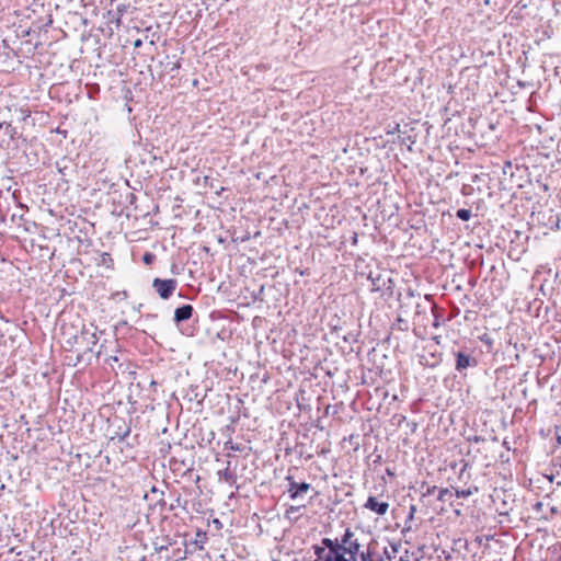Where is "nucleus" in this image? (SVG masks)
<instances>
[{"instance_id":"1","label":"nucleus","mask_w":561,"mask_h":561,"mask_svg":"<svg viewBox=\"0 0 561 561\" xmlns=\"http://www.w3.org/2000/svg\"><path fill=\"white\" fill-rule=\"evenodd\" d=\"M312 549L316 554L314 561H336L342 559L337 552V538H322L321 545H313Z\"/></svg>"},{"instance_id":"2","label":"nucleus","mask_w":561,"mask_h":561,"mask_svg":"<svg viewBox=\"0 0 561 561\" xmlns=\"http://www.w3.org/2000/svg\"><path fill=\"white\" fill-rule=\"evenodd\" d=\"M455 356V370L462 376H466L468 368H474L479 362L473 355V351L469 347H463L458 351H453Z\"/></svg>"},{"instance_id":"3","label":"nucleus","mask_w":561,"mask_h":561,"mask_svg":"<svg viewBox=\"0 0 561 561\" xmlns=\"http://www.w3.org/2000/svg\"><path fill=\"white\" fill-rule=\"evenodd\" d=\"M75 343L79 345L83 353L79 355V360L87 354V353H93L95 345L99 342V336L96 334V330L93 328H87L83 327L80 331L79 335H75Z\"/></svg>"},{"instance_id":"4","label":"nucleus","mask_w":561,"mask_h":561,"mask_svg":"<svg viewBox=\"0 0 561 561\" xmlns=\"http://www.w3.org/2000/svg\"><path fill=\"white\" fill-rule=\"evenodd\" d=\"M176 286L178 280L174 278L162 279L156 277L152 280V287L154 288L159 297L164 300L169 299L173 295V293L176 289Z\"/></svg>"},{"instance_id":"5","label":"nucleus","mask_w":561,"mask_h":561,"mask_svg":"<svg viewBox=\"0 0 561 561\" xmlns=\"http://www.w3.org/2000/svg\"><path fill=\"white\" fill-rule=\"evenodd\" d=\"M368 279L370 280L373 291L381 293L382 295L386 293H392L393 282L390 277L383 275L382 273H377L374 275L370 272Z\"/></svg>"},{"instance_id":"6","label":"nucleus","mask_w":561,"mask_h":561,"mask_svg":"<svg viewBox=\"0 0 561 561\" xmlns=\"http://www.w3.org/2000/svg\"><path fill=\"white\" fill-rule=\"evenodd\" d=\"M288 481L287 493L293 501L302 500L307 492L311 489V484L307 482H296L291 476H287Z\"/></svg>"},{"instance_id":"7","label":"nucleus","mask_w":561,"mask_h":561,"mask_svg":"<svg viewBox=\"0 0 561 561\" xmlns=\"http://www.w3.org/2000/svg\"><path fill=\"white\" fill-rule=\"evenodd\" d=\"M188 547H190V543L184 538L181 541L180 546H176V547L173 546L172 553L170 556H167L165 560L167 561H183V560H185L188 557V554L193 553V551L190 550Z\"/></svg>"},{"instance_id":"8","label":"nucleus","mask_w":561,"mask_h":561,"mask_svg":"<svg viewBox=\"0 0 561 561\" xmlns=\"http://www.w3.org/2000/svg\"><path fill=\"white\" fill-rule=\"evenodd\" d=\"M337 547H339L337 552L341 554L342 558H346V554H348L350 556L348 559H351V561H356L357 554L359 553L362 546H360L358 539L355 538L354 540L347 542L346 545L337 543Z\"/></svg>"},{"instance_id":"9","label":"nucleus","mask_w":561,"mask_h":561,"mask_svg":"<svg viewBox=\"0 0 561 561\" xmlns=\"http://www.w3.org/2000/svg\"><path fill=\"white\" fill-rule=\"evenodd\" d=\"M364 507L376 513L379 516H382L388 512L389 503L378 501L376 496L370 495L365 502Z\"/></svg>"},{"instance_id":"10","label":"nucleus","mask_w":561,"mask_h":561,"mask_svg":"<svg viewBox=\"0 0 561 561\" xmlns=\"http://www.w3.org/2000/svg\"><path fill=\"white\" fill-rule=\"evenodd\" d=\"M194 308L192 305H182L174 310L173 321L180 324L190 320L193 316Z\"/></svg>"},{"instance_id":"11","label":"nucleus","mask_w":561,"mask_h":561,"mask_svg":"<svg viewBox=\"0 0 561 561\" xmlns=\"http://www.w3.org/2000/svg\"><path fill=\"white\" fill-rule=\"evenodd\" d=\"M113 426H115L114 436L112 438H118V440L123 442L130 434V426L123 420L116 417L113 421Z\"/></svg>"},{"instance_id":"12","label":"nucleus","mask_w":561,"mask_h":561,"mask_svg":"<svg viewBox=\"0 0 561 561\" xmlns=\"http://www.w3.org/2000/svg\"><path fill=\"white\" fill-rule=\"evenodd\" d=\"M162 541V543H159L158 541L153 542L154 552L162 553L164 551H168L170 547L178 545V542L175 540H172L169 536L164 537Z\"/></svg>"},{"instance_id":"13","label":"nucleus","mask_w":561,"mask_h":561,"mask_svg":"<svg viewBox=\"0 0 561 561\" xmlns=\"http://www.w3.org/2000/svg\"><path fill=\"white\" fill-rule=\"evenodd\" d=\"M207 540H208L207 531L206 530H202V529H197L196 534H195V538L191 542V545H194L195 549H197V550H203L205 543L207 542Z\"/></svg>"},{"instance_id":"14","label":"nucleus","mask_w":561,"mask_h":561,"mask_svg":"<svg viewBox=\"0 0 561 561\" xmlns=\"http://www.w3.org/2000/svg\"><path fill=\"white\" fill-rule=\"evenodd\" d=\"M432 312L434 317L432 327L438 329L442 325V322L444 321L443 310L438 309L437 306L434 305L432 307Z\"/></svg>"},{"instance_id":"15","label":"nucleus","mask_w":561,"mask_h":561,"mask_svg":"<svg viewBox=\"0 0 561 561\" xmlns=\"http://www.w3.org/2000/svg\"><path fill=\"white\" fill-rule=\"evenodd\" d=\"M218 474L227 482L234 483L236 482V474L227 467L224 471H219Z\"/></svg>"},{"instance_id":"16","label":"nucleus","mask_w":561,"mask_h":561,"mask_svg":"<svg viewBox=\"0 0 561 561\" xmlns=\"http://www.w3.org/2000/svg\"><path fill=\"white\" fill-rule=\"evenodd\" d=\"M355 539V534L351 528H346L341 539H337L339 545H346L347 542Z\"/></svg>"},{"instance_id":"17","label":"nucleus","mask_w":561,"mask_h":561,"mask_svg":"<svg viewBox=\"0 0 561 561\" xmlns=\"http://www.w3.org/2000/svg\"><path fill=\"white\" fill-rule=\"evenodd\" d=\"M456 217L462 221H467L471 218V211L466 208H460L457 210Z\"/></svg>"},{"instance_id":"18","label":"nucleus","mask_w":561,"mask_h":561,"mask_svg":"<svg viewBox=\"0 0 561 561\" xmlns=\"http://www.w3.org/2000/svg\"><path fill=\"white\" fill-rule=\"evenodd\" d=\"M473 491L474 492H478V488H474L473 490L471 489H466V490H456V496L457 497H469L470 495L473 494Z\"/></svg>"},{"instance_id":"19","label":"nucleus","mask_w":561,"mask_h":561,"mask_svg":"<svg viewBox=\"0 0 561 561\" xmlns=\"http://www.w3.org/2000/svg\"><path fill=\"white\" fill-rule=\"evenodd\" d=\"M449 497H451V492L449 489L445 488V489H440L439 492H438V496H437V500L438 501H442V502H445L447 501Z\"/></svg>"},{"instance_id":"20","label":"nucleus","mask_w":561,"mask_h":561,"mask_svg":"<svg viewBox=\"0 0 561 561\" xmlns=\"http://www.w3.org/2000/svg\"><path fill=\"white\" fill-rule=\"evenodd\" d=\"M357 556H359L360 561H370L373 559V554L369 548L367 549V551H359Z\"/></svg>"},{"instance_id":"21","label":"nucleus","mask_w":561,"mask_h":561,"mask_svg":"<svg viewBox=\"0 0 561 561\" xmlns=\"http://www.w3.org/2000/svg\"><path fill=\"white\" fill-rule=\"evenodd\" d=\"M181 500H182L181 495H180V494H178V496L174 499V501L170 504V506H169V511H170V512H172V511H174L178 506H180V505H181Z\"/></svg>"},{"instance_id":"22","label":"nucleus","mask_w":561,"mask_h":561,"mask_svg":"<svg viewBox=\"0 0 561 561\" xmlns=\"http://www.w3.org/2000/svg\"><path fill=\"white\" fill-rule=\"evenodd\" d=\"M301 506H302V505H299V506H294V505H293V506H289V507L286 510V514H285V515L288 517V516H290V514L298 513Z\"/></svg>"},{"instance_id":"23","label":"nucleus","mask_w":561,"mask_h":561,"mask_svg":"<svg viewBox=\"0 0 561 561\" xmlns=\"http://www.w3.org/2000/svg\"><path fill=\"white\" fill-rule=\"evenodd\" d=\"M117 362H118L117 356H108L107 358H105V364H107L112 368H114V363H117Z\"/></svg>"},{"instance_id":"24","label":"nucleus","mask_w":561,"mask_h":561,"mask_svg":"<svg viewBox=\"0 0 561 561\" xmlns=\"http://www.w3.org/2000/svg\"><path fill=\"white\" fill-rule=\"evenodd\" d=\"M178 463H180L183 467H186V463L184 460L179 461L176 458L171 459V465L174 466V470H179L180 467H178Z\"/></svg>"},{"instance_id":"25","label":"nucleus","mask_w":561,"mask_h":561,"mask_svg":"<svg viewBox=\"0 0 561 561\" xmlns=\"http://www.w3.org/2000/svg\"><path fill=\"white\" fill-rule=\"evenodd\" d=\"M343 340L344 342L346 343H353V342H356V335L355 334H352V333H348L346 335L343 336Z\"/></svg>"},{"instance_id":"26","label":"nucleus","mask_w":561,"mask_h":561,"mask_svg":"<svg viewBox=\"0 0 561 561\" xmlns=\"http://www.w3.org/2000/svg\"><path fill=\"white\" fill-rule=\"evenodd\" d=\"M168 67H169V72H174L178 69H180L181 64L179 61H176V62L168 64Z\"/></svg>"},{"instance_id":"27","label":"nucleus","mask_w":561,"mask_h":561,"mask_svg":"<svg viewBox=\"0 0 561 561\" xmlns=\"http://www.w3.org/2000/svg\"><path fill=\"white\" fill-rule=\"evenodd\" d=\"M5 125L7 126V129H9V133H10V136L11 138L14 137V134H15V128L11 126V124H8V123H1L0 124V128H2V126Z\"/></svg>"},{"instance_id":"28","label":"nucleus","mask_w":561,"mask_h":561,"mask_svg":"<svg viewBox=\"0 0 561 561\" xmlns=\"http://www.w3.org/2000/svg\"><path fill=\"white\" fill-rule=\"evenodd\" d=\"M142 260L146 264H150L154 260V255L152 253H146Z\"/></svg>"},{"instance_id":"29","label":"nucleus","mask_w":561,"mask_h":561,"mask_svg":"<svg viewBox=\"0 0 561 561\" xmlns=\"http://www.w3.org/2000/svg\"><path fill=\"white\" fill-rule=\"evenodd\" d=\"M390 546H391V549H392V550H390V553H397L399 551V548H400V543L399 542H393Z\"/></svg>"},{"instance_id":"30","label":"nucleus","mask_w":561,"mask_h":561,"mask_svg":"<svg viewBox=\"0 0 561 561\" xmlns=\"http://www.w3.org/2000/svg\"><path fill=\"white\" fill-rule=\"evenodd\" d=\"M390 546H391V549H392V550H390V553H397L399 551V548H400V543L399 542H393Z\"/></svg>"},{"instance_id":"31","label":"nucleus","mask_w":561,"mask_h":561,"mask_svg":"<svg viewBox=\"0 0 561 561\" xmlns=\"http://www.w3.org/2000/svg\"><path fill=\"white\" fill-rule=\"evenodd\" d=\"M204 184L205 185H209V187H214V185L210 183V178L209 176H204Z\"/></svg>"},{"instance_id":"32","label":"nucleus","mask_w":561,"mask_h":561,"mask_svg":"<svg viewBox=\"0 0 561 561\" xmlns=\"http://www.w3.org/2000/svg\"><path fill=\"white\" fill-rule=\"evenodd\" d=\"M204 184L205 185H209V187H214V185L210 183V178L209 176H204Z\"/></svg>"},{"instance_id":"33","label":"nucleus","mask_w":561,"mask_h":561,"mask_svg":"<svg viewBox=\"0 0 561 561\" xmlns=\"http://www.w3.org/2000/svg\"><path fill=\"white\" fill-rule=\"evenodd\" d=\"M415 511H416L415 506H414V505H412V506L410 507V513H409V518H410V519H412V518H413Z\"/></svg>"},{"instance_id":"34","label":"nucleus","mask_w":561,"mask_h":561,"mask_svg":"<svg viewBox=\"0 0 561 561\" xmlns=\"http://www.w3.org/2000/svg\"><path fill=\"white\" fill-rule=\"evenodd\" d=\"M141 45H142V41H141L140 38H138V39H136V41L134 42V47H135V48H139Z\"/></svg>"},{"instance_id":"35","label":"nucleus","mask_w":561,"mask_h":561,"mask_svg":"<svg viewBox=\"0 0 561 561\" xmlns=\"http://www.w3.org/2000/svg\"><path fill=\"white\" fill-rule=\"evenodd\" d=\"M469 468V463L468 462H463L462 465V468L460 470V477L462 476V473Z\"/></svg>"},{"instance_id":"36","label":"nucleus","mask_w":561,"mask_h":561,"mask_svg":"<svg viewBox=\"0 0 561 561\" xmlns=\"http://www.w3.org/2000/svg\"><path fill=\"white\" fill-rule=\"evenodd\" d=\"M436 489H437V486H435V485H434V486L428 488V489H427L426 494H428V495H430V494H433V493L435 492V490H436Z\"/></svg>"},{"instance_id":"37","label":"nucleus","mask_w":561,"mask_h":561,"mask_svg":"<svg viewBox=\"0 0 561 561\" xmlns=\"http://www.w3.org/2000/svg\"><path fill=\"white\" fill-rule=\"evenodd\" d=\"M383 553H385V556H386V558H387L388 560H391V559L393 558V556H391V554L388 552L387 548H385Z\"/></svg>"},{"instance_id":"38","label":"nucleus","mask_w":561,"mask_h":561,"mask_svg":"<svg viewBox=\"0 0 561 561\" xmlns=\"http://www.w3.org/2000/svg\"><path fill=\"white\" fill-rule=\"evenodd\" d=\"M542 506H543V504L541 502H537L536 505H535V508L537 511H541Z\"/></svg>"},{"instance_id":"39","label":"nucleus","mask_w":561,"mask_h":561,"mask_svg":"<svg viewBox=\"0 0 561 561\" xmlns=\"http://www.w3.org/2000/svg\"><path fill=\"white\" fill-rule=\"evenodd\" d=\"M228 444H230V449L240 450V448L238 446H233L231 443H227L226 446H228Z\"/></svg>"},{"instance_id":"40","label":"nucleus","mask_w":561,"mask_h":561,"mask_svg":"<svg viewBox=\"0 0 561 561\" xmlns=\"http://www.w3.org/2000/svg\"><path fill=\"white\" fill-rule=\"evenodd\" d=\"M433 340H434L437 344H439V342H440V336H439V335H436V336H434V337H433Z\"/></svg>"},{"instance_id":"41","label":"nucleus","mask_w":561,"mask_h":561,"mask_svg":"<svg viewBox=\"0 0 561 561\" xmlns=\"http://www.w3.org/2000/svg\"><path fill=\"white\" fill-rule=\"evenodd\" d=\"M472 440H473L474 443H479V442H481V440H482V438H481V437H479V436H474Z\"/></svg>"},{"instance_id":"42","label":"nucleus","mask_w":561,"mask_h":561,"mask_svg":"<svg viewBox=\"0 0 561 561\" xmlns=\"http://www.w3.org/2000/svg\"><path fill=\"white\" fill-rule=\"evenodd\" d=\"M214 523H215V526H221V523L217 518L214 519Z\"/></svg>"},{"instance_id":"43","label":"nucleus","mask_w":561,"mask_h":561,"mask_svg":"<svg viewBox=\"0 0 561 561\" xmlns=\"http://www.w3.org/2000/svg\"><path fill=\"white\" fill-rule=\"evenodd\" d=\"M410 142H411V145L409 146V150H412V147H411V146L415 142V140H413V139L411 138Z\"/></svg>"},{"instance_id":"44","label":"nucleus","mask_w":561,"mask_h":561,"mask_svg":"<svg viewBox=\"0 0 561 561\" xmlns=\"http://www.w3.org/2000/svg\"><path fill=\"white\" fill-rule=\"evenodd\" d=\"M159 505H160V506H164V505H165L164 500H160V501H159Z\"/></svg>"},{"instance_id":"45","label":"nucleus","mask_w":561,"mask_h":561,"mask_svg":"<svg viewBox=\"0 0 561 561\" xmlns=\"http://www.w3.org/2000/svg\"><path fill=\"white\" fill-rule=\"evenodd\" d=\"M503 446H505L507 449H510L508 443L506 440L503 442Z\"/></svg>"},{"instance_id":"46","label":"nucleus","mask_w":561,"mask_h":561,"mask_svg":"<svg viewBox=\"0 0 561 561\" xmlns=\"http://www.w3.org/2000/svg\"><path fill=\"white\" fill-rule=\"evenodd\" d=\"M398 322H399V323L407 324V323H405V321H404L403 319H401V318H399V319H398Z\"/></svg>"},{"instance_id":"47","label":"nucleus","mask_w":561,"mask_h":561,"mask_svg":"<svg viewBox=\"0 0 561 561\" xmlns=\"http://www.w3.org/2000/svg\"><path fill=\"white\" fill-rule=\"evenodd\" d=\"M551 513L556 514L557 513V508L556 507H551Z\"/></svg>"},{"instance_id":"48","label":"nucleus","mask_w":561,"mask_h":561,"mask_svg":"<svg viewBox=\"0 0 561 561\" xmlns=\"http://www.w3.org/2000/svg\"><path fill=\"white\" fill-rule=\"evenodd\" d=\"M336 561H351V559L342 558L341 560H336Z\"/></svg>"},{"instance_id":"49","label":"nucleus","mask_w":561,"mask_h":561,"mask_svg":"<svg viewBox=\"0 0 561 561\" xmlns=\"http://www.w3.org/2000/svg\"><path fill=\"white\" fill-rule=\"evenodd\" d=\"M557 440H558V444L561 445V436H558Z\"/></svg>"},{"instance_id":"50","label":"nucleus","mask_w":561,"mask_h":561,"mask_svg":"<svg viewBox=\"0 0 561 561\" xmlns=\"http://www.w3.org/2000/svg\"><path fill=\"white\" fill-rule=\"evenodd\" d=\"M157 491H158V490H157V488H156V486H153V488L151 489V492H152V493H154V492H157Z\"/></svg>"},{"instance_id":"51","label":"nucleus","mask_w":561,"mask_h":561,"mask_svg":"<svg viewBox=\"0 0 561 561\" xmlns=\"http://www.w3.org/2000/svg\"><path fill=\"white\" fill-rule=\"evenodd\" d=\"M370 561H383V560H382V558H379V559H377V560L371 559Z\"/></svg>"},{"instance_id":"52","label":"nucleus","mask_w":561,"mask_h":561,"mask_svg":"<svg viewBox=\"0 0 561 561\" xmlns=\"http://www.w3.org/2000/svg\"><path fill=\"white\" fill-rule=\"evenodd\" d=\"M398 561H409V560H404V559H402V558H401V559H400V560H398ZM415 561H420V560H419V559H416Z\"/></svg>"}]
</instances>
